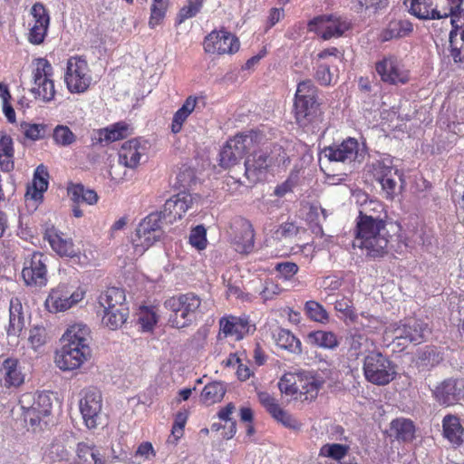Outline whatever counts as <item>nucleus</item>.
Returning a JSON list of instances; mask_svg holds the SVG:
<instances>
[{
    "mask_svg": "<svg viewBox=\"0 0 464 464\" xmlns=\"http://www.w3.org/2000/svg\"><path fill=\"white\" fill-rule=\"evenodd\" d=\"M294 106L295 120L300 127L311 133L321 130L323 115L317 102V88L311 80L298 83Z\"/></svg>",
    "mask_w": 464,
    "mask_h": 464,
    "instance_id": "f257e3e1",
    "label": "nucleus"
},
{
    "mask_svg": "<svg viewBox=\"0 0 464 464\" xmlns=\"http://www.w3.org/2000/svg\"><path fill=\"white\" fill-rule=\"evenodd\" d=\"M389 240L390 233L382 218L356 220L353 247L364 249L372 258L381 257L387 253Z\"/></svg>",
    "mask_w": 464,
    "mask_h": 464,
    "instance_id": "f03ea898",
    "label": "nucleus"
},
{
    "mask_svg": "<svg viewBox=\"0 0 464 464\" xmlns=\"http://www.w3.org/2000/svg\"><path fill=\"white\" fill-rule=\"evenodd\" d=\"M201 299L193 293L179 295L168 299L165 307L170 312L169 324L174 328L188 327L200 314Z\"/></svg>",
    "mask_w": 464,
    "mask_h": 464,
    "instance_id": "7ed1b4c3",
    "label": "nucleus"
},
{
    "mask_svg": "<svg viewBox=\"0 0 464 464\" xmlns=\"http://www.w3.org/2000/svg\"><path fill=\"white\" fill-rule=\"evenodd\" d=\"M464 0H406L409 12L420 20L447 18L459 11Z\"/></svg>",
    "mask_w": 464,
    "mask_h": 464,
    "instance_id": "20e7f679",
    "label": "nucleus"
},
{
    "mask_svg": "<svg viewBox=\"0 0 464 464\" xmlns=\"http://www.w3.org/2000/svg\"><path fill=\"white\" fill-rule=\"evenodd\" d=\"M362 371L367 382L379 386L387 385L397 374L396 365L380 351L364 356Z\"/></svg>",
    "mask_w": 464,
    "mask_h": 464,
    "instance_id": "39448f33",
    "label": "nucleus"
},
{
    "mask_svg": "<svg viewBox=\"0 0 464 464\" xmlns=\"http://www.w3.org/2000/svg\"><path fill=\"white\" fill-rule=\"evenodd\" d=\"M429 334L430 329L426 323L420 319L410 317L386 327L384 338L398 340V345L404 346L411 343L416 344L422 343Z\"/></svg>",
    "mask_w": 464,
    "mask_h": 464,
    "instance_id": "423d86ee",
    "label": "nucleus"
},
{
    "mask_svg": "<svg viewBox=\"0 0 464 464\" xmlns=\"http://www.w3.org/2000/svg\"><path fill=\"white\" fill-rule=\"evenodd\" d=\"M161 214L153 212L139 224L135 237L132 239L135 253L141 256L147 249L163 237Z\"/></svg>",
    "mask_w": 464,
    "mask_h": 464,
    "instance_id": "0eeeda50",
    "label": "nucleus"
},
{
    "mask_svg": "<svg viewBox=\"0 0 464 464\" xmlns=\"http://www.w3.org/2000/svg\"><path fill=\"white\" fill-rule=\"evenodd\" d=\"M84 295L82 287L62 283L50 291L45 306L51 313L64 312L82 301Z\"/></svg>",
    "mask_w": 464,
    "mask_h": 464,
    "instance_id": "6e6552de",
    "label": "nucleus"
},
{
    "mask_svg": "<svg viewBox=\"0 0 464 464\" xmlns=\"http://www.w3.org/2000/svg\"><path fill=\"white\" fill-rule=\"evenodd\" d=\"M92 81L88 63L80 56H72L67 60L64 82L71 93L86 92Z\"/></svg>",
    "mask_w": 464,
    "mask_h": 464,
    "instance_id": "1a4fd4ad",
    "label": "nucleus"
},
{
    "mask_svg": "<svg viewBox=\"0 0 464 464\" xmlns=\"http://www.w3.org/2000/svg\"><path fill=\"white\" fill-rule=\"evenodd\" d=\"M19 404L24 420L32 426L38 424L44 417L49 416L52 411L51 396L44 392L24 393L19 400Z\"/></svg>",
    "mask_w": 464,
    "mask_h": 464,
    "instance_id": "9d476101",
    "label": "nucleus"
},
{
    "mask_svg": "<svg viewBox=\"0 0 464 464\" xmlns=\"http://www.w3.org/2000/svg\"><path fill=\"white\" fill-rule=\"evenodd\" d=\"M34 64L35 66L33 71L34 86L31 92L44 102H50L55 95L53 66L45 58L35 59Z\"/></svg>",
    "mask_w": 464,
    "mask_h": 464,
    "instance_id": "9b49d317",
    "label": "nucleus"
},
{
    "mask_svg": "<svg viewBox=\"0 0 464 464\" xmlns=\"http://www.w3.org/2000/svg\"><path fill=\"white\" fill-rule=\"evenodd\" d=\"M286 154L280 145L275 144L271 149H260L248 156L245 161L246 173L256 174L267 169L272 165L285 163Z\"/></svg>",
    "mask_w": 464,
    "mask_h": 464,
    "instance_id": "f8f14e48",
    "label": "nucleus"
},
{
    "mask_svg": "<svg viewBox=\"0 0 464 464\" xmlns=\"http://www.w3.org/2000/svg\"><path fill=\"white\" fill-rule=\"evenodd\" d=\"M308 27L324 40H329L342 36L350 29L351 24L347 18L330 14L314 18L309 22Z\"/></svg>",
    "mask_w": 464,
    "mask_h": 464,
    "instance_id": "ddd939ff",
    "label": "nucleus"
},
{
    "mask_svg": "<svg viewBox=\"0 0 464 464\" xmlns=\"http://www.w3.org/2000/svg\"><path fill=\"white\" fill-rule=\"evenodd\" d=\"M90 345H77L64 343L55 356L56 365L63 371H72L80 368L91 357Z\"/></svg>",
    "mask_w": 464,
    "mask_h": 464,
    "instance_id": "4468645a",
    "label": "nucleus"
},
{
    "mask_svg": "<svg viewBox=\"0 0 464 464\" xmlns=\"http://www.w3.org/2000/svg\"><path fill=\"white\" fill-rule=\"evenodd\" d=\"M22 277L27 286L42 288L47 284L45 257L40 252H34L24 259Z\"/></svg>",
    "mask_w": 464,
    "mask_h": 464,
    "instance_id": "2eb2a0df",
    "label": "nucleus"
},
{
    "mask_svg": "<svg viewBox=\"0 0 464 464\" xmlns=\"http://www.w3.org/2000/svg\"><path fill=\"white\" fill-rule=\"evenodd\" d=\"M102 407V397L97 388L89 387L82 391L79 408L87 428L97 427Z\"/></svg>",
    "mask_w": 464,
    "mask_h": 464,
    "instance_id": "dca6fc26",
    "label": "nucleus"
},
{
    "mask_svg": "<svg viewBox=\"0 0 464 464\" xmlns=\"http://www.w3.org/2000/svg\"><path fill=\"white\" fill-rule=\"evenodd\" d=\"M375 70L381 80L389 84H404L410 79L409 71L395 55L383 56L376 63Z\"/></svg>",
    "mask_w": 464,
    "mask_h": 464,
    "instance_id": "f3484780",
    "label": "nucleus"
},
{
    "mask_svg": "<svg viewBox=\"0 0 464 464\" xmlns=\"http://www.w3.org/2000/svg\"><path fill=\"white\" fill-rule=\"evenodd\" d=\"M237 252L248 254L254 248V229L252 224L243 218H235L227 231Z\"/></svg>",
    "mask_w": 464,
    "mask_h": 464,
    "instance_id": "a211bd4d",
    "label": "nucleus"
},
{
    "mask_svg": "<svg viewBox=\"0 0 464 464\" xmlns=\"http://www.w3.org/2000/svg\"><path fill=\"white\" fill-rule=\"evenodd\" d=\"M253 146V138L246 134H238L228 140L220 151V165L230 168L243 159L246 151Z\"/></svg>",
    "mask_w": 464,
    "mask_h": 464,
    "instance_id": "6ab92c4d",
    "label": "nucleus"
},
{
    "mask_svg": "<svg viewBox=\"0 0 464 464\" xmlns=\"http://www.w3.org/2000/svg\"><path fill=\"white\" fill-rule=\"evenodd\" d=\"M26 371L24 363L15 357L0 360V386L8 390L18 389L25 382Z\"/></svg>",
    "mask_w": 464,
    "mask_h": 464,
    "instance_id": "aec40b11",
    "label": "nucleus"
},
{
    "mask_svg": "<svg viewBox=\"0 0 464 464\" xmlns=\"http://www.w3.org/2000/svg\"><path fill=\"white\" fill-rule=\"evenodd\" d=\"M434 400L442 406H452L464 400V377L449 378L432 392Z\"/></svg>",
    "mask_w": 464,
    "mask_h": 464,
    "instance_id": "412c9836",
    "label": "nucleus"
},
{
    "mask_svg": "<svg viewBox=\"0 0 464 464\" xmlns=\"http://www.w3.org/2000/svg\"><path fill=\"white\" fill-rule=\"evenodd\" d=\"M330 161L351 163L361 161L363 159V151L360 150V145L356 139L347 138L340 144H334L324 148L323 151Z\"/></svg>",
    "mask_w": 464,
    "mask_h": 464,
    "instance_id": "4be33fe9",
    "label": "nucleus"
},
{
    "mask_svg": "<svg viewBox=\"0 0 464 464\" xmlns=\"http://www.w3.org/2000/svg\"><path fill=\"white\" fill-rule=\"evenodd\" d=\"M204 50L208 53H233L239 49L237 38L231 33L219 30L208 34L203 43Z\"/></svg>",
    "mask_w": 464,
    "mask_h": 464,
    "instance_id": "5701e85b",
    "label": "nucleus"
},
{
    "mask_svg": "<svg viewBox=\"0 0 464 464\" xmlns=\"http://www.w3.org/2000/svg\"><path fill=\"white\" fill-rule=\"evenodd\" d=\"M195 199L193 195L187 192L172 196L165 202L163 210L160 212L161 219L169 224L181 219L185 213L192 208Z\"/></svg>",
    "mask_w": 464,
    "mask_h": 464,
    "instance_id": "b1692460",
    "label": "nucleus"
},
{
    "mask_svg": "<svg viewBox=\"0 0 464 464\" xmlns=\"http://www.w3.org/2000/svg\"><path fill=\"white\" fill-rule=\"evenodd\" d=\"M412 23L404 16H393L390 18L381 31L379 39L381 42H389L410 36L413 33Z\"/></svg>",
    "mask_w": 464,
    "mask_h": 464,
    "instance_id": "393cba45",
    "label": "nucleus"
},
{
    "mask_svg": "<svg viewBox=\"0 0 464 464\" xmlns=\"http://www.w3.org/2000/svg\"><path fill=\"white\" fill-rule=\"evenodd\" d=\"M44 238L60 256L73 257L78 255L72 238L65 237L63 232L53 227L46 228Z\"/></svg>",
    "mask_w": 464,
    "mask_h": 464,
    "instance_id": "a878e982",
    "label": "nucleus"
},
{
    "mask_svg": "<svg viewBox=\"0 0 464 464\" xmlns=\"http://www.w3.org/2000/svg\"><path fill=\"white\" fill-rule=\"evenodd\" d=\"M144 150L145 148L140 146L137 139L125 141L118 153L119 163L127 168L134 169L140 163Z\"/></svg>",
    "mask_w": 464,
    "mask_h": 464,
    "instance_id": "bb28decb",
    "label": "nucleus"
},
{
    "mask_svg": "<svg viewBox=\"0 0 464 464\" xmlns=\"http://www.w3.org/2000/svg\"><path fill=\"white\" fill-rule=\"evenodd\" d=\"M219 327L225 336H234L239 340L249 333L251 326L246 317L228 316L219 320Z\"/></svg>",
    "mask_w": 464,
    "mask_h": 464,
    "instance_id": "cd10ccee",
    "label": "nucleus"
},
{
    "mask_svg": "<svg viewBox=\"0 0 464 464\" xmlns=\"http://www.w3.org/2000/svg\"><path fill=\"white\" fill-rule=\"evenodd\" d=\"M205 106L204 98L202 96H188L183 105L175 112L172 123L171 131L173 133H179L183 123L186 121L188 117L198 108L199 105Z\"/></svg>",
    "mask_w": 464,
    "mask_h": 464,
    "instance_id": "c85d7f7f",
    "label": "nucleus"
},
{
    "mask_svg": "<svg viewBox=\"0 0 464 464\" xmlns=\"http://www.w3.org/2000/svg\"><path fill=\"white\" fill-rule=\"evenodd\" d=\"M128 135V125L125 122H117L107 128L100 129L92 136V144L111 143L125 138Z\"/></svg>",
    "mask_w": 464,
    "mask_h": 464,
    "instance_id": "c756f323",
    "label": "nucleus"
},
{
    "mask_svg": "<svg viewBox=\"0 0 464 464\" xmlns=\"http://www.w3.org/2000/svg\"><path fill=\"white\" fill-rule=\"evenodd\" d=\"M298 399L302 401L313 400L318 394L323 381L310 372L298 373Z\"/></svg>",
    "mask_w": 464,
    "mask_h": 464,
    "instance_id": "7c9ffc66",
    "label": "nucleus"
},
{
    "mask_svg": "<svg viewBox=\"0 0 464 464\" xmlns=\"http://www.w3.org/2000/svg\"><path fill=\"white\" fill-rule=\"evenodd\" d=\"M443 436L454 446H459L464 441V428L459 417L446 415L442 420Z\"/></svg>",
    "mask_w": 464,
    "mask_h": 464,
    "instance_id": "2f4dec72",
    "label": "nucleus"
},
{
    "mask_svg": "<svg viewBox=\"0 0 464 464\" xmlns=\"http://www.w3.org/2000/svg\"><path fill=\"white\" fill-rule=\"evenodd\" d=\"M25 325L22 302L18 297H12L9 304L8 335H19Z\"/></svg>",
    "mask_w": 464,
    "mask_h": 464,
    "instance_id": "473e14b6",
    "label": "nucleus"
},
{
    "mask_svg": "<svg viewBox=\"0 0 464 464\" xmlns=\"http://www.w3.org/2000/svg\"><path fill=\"white\" fill-rule=\"evenodd\" d=\"M273 338L278 347L294 354L302 353L301 341L294 334L284 328H278L273 333Z\"/></svg>",
    "mask_w": 464,
    "mask_h": 464,
    "instance_id": "72a5a7b5",
    "label": "nucleus"
},
{
    "mask_svg": "<svg viewBox=\"0 0 464 464\" xmlns=\"http://www.w3.org/2000/svg\"><path fill=\"white\" fill-rule=\"evenodd\" d=\"M125 293L118 287H109L102 292L99 296V304L104 310L115 309L118 307L127 306Z\"/></svg>",
    "mask_w": 464,
    "mask_h": 464,
    "instance_id": "f704fd0d",
    "label": "nucleus"
},
{
    "mask_svg": "<svg viewBox=\"0 0 464 464\" xmlns=\"http://www.w3.org/2000/svg\"><path fill=\"white\" fill-rule=\"evenodd\" d=\"M331 214V212L324 208L318 203H312L310 205L309 211L307 213V220L310 223V227L314 234L321 237L324 236L322 224Z\"/></svg>",
    "mask_w": 464,
    "mask_h": 464,
    "instance_id": "c9c22d12",
    "label": "nucleus"
},
{
    "mask_svg": "<svg viewBox=\"0 0 464 464\" xmlns=\"http://www.w3.org/2000/svg\"><path fill=\"white\" fill-rule=\"evenodd\" d=\"M306 342L311 345L334 350L339 345L335 334L330 331H312L306 335Z\"/></svg>",
    "mask_w": 464,
    "mask_h": 464,
    "instance_id": "e433bc0d",
    "label": "nucleus"
},
{
    "mask_svg": "<svg viewBox=\"0 0 464 464\" xmlns=\"http://www.w3.org/2000/svg\"><path fill=\"white\" fill-rule=\"evenodd\" d=\"M448 51L455 63L464 62V28L456 27L450 31Z\"/></svg>",
    "mask_w": 464,
    "mask_h": 464,
    "instance_id": "4c0bfd02",
    "label": "nucleus"
},
{
    "mask_svg": "<svg viewBox=\"0 0 464 464\" xmlns=\"http://www.w3.org/2000/svg\"><path fill=\"white\" fill-rule=\"evenodd\" d=\"M390 431L391 436H394L397 440L410 441L414 438L415 426L409 419L398 418L391 422Z\"/></svg>",
    "mask_w": 464,
    "mask_h": 464,
    "instance_id": "58836bf2",
    "label": "nucleus"
},
{
    "mask_svg": "<svg viewBox=\"0 0 464 464\" xmlns=\"http://www.w3.org/2000/svg\"><path fill=\"white\" fill-rule=\"evenodd\" d=\"M370 168L373 177L378 182L391 176H398L401 180L399 170L394 168L392 159L390 156L376 160L371 164Z\"/></svg>",
    "mask_w": 464,
    "mask_h": 464,
    "instance_id": "ea45409f",
    "label": "nucleus"
},
{
    "mask_svg": "<svg viewBox=\"0 0 464 464\" xmlns=\"http://www.w3.org/2000/svg\"><path fill=\"white\" fill-rule=\"evenodd\" d=\"M48 172L44 165H39L34 172L33 188H28L26 197L37 200L42 198L43 193L48 188Z\"/></svg>",
    "mask_w": 464,
    "mask_h": 464,
    "instance_id": "a19ab883",
    "label": "nucleus"
},
{
    "mask_svg": "<svg viewBox=\"0 0 464 464\" xmlns=\"http://www.w3.org/2000/svg\"><path fill=\"white\" fill-rule=\"evenodd\" d=\"M128 306L118 307L111 310H104L102 316V324L111 330L120 328L128 319Z\"/></svg>",
    "mask_w": 464,
    "mask_h": 464,
    "instance_id": "79ce46f5",
    "label": "nucleus"
},
{
    "mask_svg": "<svg viewBox=\"0 0 464 464\" xmlns=\"http://www.w3.org/2000/svg\"><path fill=\"white\" fill-rule=\"evenodd\" d=\"M90 329L82 324H76L67 329L63 335V342L77 345H89Z\"/></svg>",
    "mask_w": 464,
    "mask_h": 464,
    "instance_id": "37998d69",
    "label": "nucleus"
},
{
    "mask_svg": "<svg viewBox=\"0 0 464 464\" xmlns=\"http://www.w3.org/2000/svg\"><path fill=\"white\" fill-rule=\"evenodd\" d=\"M68 194L75 203L93 205L98 200L97 193L93 189L85 188L82 184H72L68 188Z\"/></svg>",
    "mask_w": 464,
    "mask_h": 464,
    "instance_id": "c03bdc74",
    "label": "nucleus"
},
{
    "mask_svg": "<svg viewBox=\"0 0 464 464\" xmlns=\"http://www.w3.org/2000/svg\"><path fill=\"white\" fill-rule=\"evenodd\" d=\"M350 350L354 353L356 356L367 353L375 349V342L368 337L366 334L362 333H354L351 337Z\"/></svg>",
    "mask_w": 464,
    "mask_h": 464,
    "instance_id": "a18cd8bd",
    "label": "nucleus"
},
{
    "mask_svg": "<svg viewBox=\"0 0 464 464\" xmlns=\"http://www.w3.org/2000/svg\"><path fill=\"white\" fill-rule=\"evenodd\" d=\"M226 393V387L220 382H213L207 384L201 392V401L207 405H212L220 401Z\"/></svg>",
    "mask_w": 464,
    "mask_h": 464,
    "instance_id": "49530a36",
    "label": "nucleus"
},
{
    "mask_svg": "<svg viewBox=\"0 0 464 464\" xmlns=\"http://www.w3.org/2000/svg\"><path fill=\"white\" fill-rule=\"evenodd\" d=\"M68 458L69 451L63 443L58 441L52 442L44 454V459L50 464H60L67 460Z\"/></svg>",
    "mask_w": 464,
    "mask_h": 464,
    "instance_id": "de8ad7c7",
    "label": "nucleus"
},
{
    "mask_svg": "<svg viewBox=\"0 0 464 464\" xmlns=\"http://www.w3.org/2000/svg\"><path fill=\"white\" fill-rule=\"evenodd\" d=\"M158 313L155 306H141L138 313V321L145 332H150L153 329L158 322Z\"/></svg>",
    "mask_w": 464,
    "mask_h": 464,
    "instance_id": "09e8293b",
    "label": "nucleus"
},
{
    "mask_svg": "<svg viewBox=\"0 0 464 464\" xmlns=\"http://www.w3.org/2000/svg\"><path fill=\"white\" fill-rule=\"evenodd\" d=\"M298 373L284 374L278 382V388L282 393L295 396L298 399Z\"/></svg>",
    "mask_w": 464,
    "mask_h": 464,
    "instance_id": "8fccbe9b",
    "label": "nucleus"
},
{
    "mask_svg": "<svg viewBox=\"0 0 464 464\" xmlns=\"http://www.w3.org/2000/svg\"><path fill=\"white\" fill-rule=\"evenodd\" d=\"M349 451V447L347 445L338 444V443H327L322 446L320 449L319 455L322 457L330 458L334 460L340 461L343 459Z\"/></svg>",
    "mask_w": 464,
    "mask_h": 464,
    "instance_id": "3c124183",
    "label": "nucleus"
},
{
    "mask_svg": "<svg viewBox=\"0 0 464 464\" xmlns=\"http://www.w3.org/2000/svg\"><path fill=\"white\" fill-rule=\"evenodd\" d=\"M168 7L169 0H153L150 7V27L154 28L162 22Z\"/></svg>",
    "mask_w": 464,
    "mask_h": 464,
    "instance_id": "603ef678",
    "label": "nucleus"
},
{
    "mask_svg": "<svg viewBox=\"0 0 464 464\" xmlns=\"http://www.w3.org/2000/svg\"><path fill=\"white\" fill-rule=\"evenodd\" d=\"M53 139L55 144L68 147L75 142L76 136L68 126L57 125L53 130Z\"/></svg>",
    "mask_w": 464,
    "mask_h": 464,
    "instance_id": "864d4df0",
    "label": "nucleus"
},
{
    "mask_svg": "<svg viewBox=\"0 0 464 464\" xmlns=\"http://www.w3.org/2000/svg\"><path fill=\"white\" fill-rule=\"evenodd\" d=\"M306 315L313 321L324 323L328 321L329 315L322 304L316 301H307L304 304Z\"/></svg>",
    "mask_w": 464,
    "mask_h": 464,
    "instance_id": "5fc2aeb1",
    "label": "nucleus"
},
{
    "mask_svg": "<svg viewBox=\"0 0 464 464\" xmlns=\"http://www.w3.org/2000/svg\"><path fill=\"white\" fill-rule=\"evenodd\" d=\"M382 211L383 206L380 201L372 199L365 201L362 205V209L360 210L357 220H364V218H382L379 214Z\"/></svg>",
    "mask_w": 464,
    "mask_h": 464,
    "instance_id": "6e6d98bb",
    "label": "nucleus"
},
{
    "mask_svg": "<svg viewBox=\"0 0 464 464\" xmlns=\"http://www.w3.org/2000/svg\"><path fill=\"white\" fill-rule=\"evenodd\" d=\"M276 421L280 422L285 428L298 431L302 428V423L292 414L283 410L281 407L272 416Z\"/></svg>",
    "mask_w": 464,
    "mask_h": 464,
    "instance_id": "4d7b16f0",
    "label": "nucleus"
},
{
    "mask_svg": "<svg viewBox=\"0 0 464 464\" xmlns=\"http://www.w3.org/2000/svg\"><path fill=\"white\" fill-rule=\"evenodd\" d=\"M203 3L201 0H187V4L179 12V23L196 16L200 12Z\"/></svg>",
    "mask_w": 464,
    "mask_h": 464,
    "instance_id": "13d9d810",
    "label": "nucleus"
},
{
    "mask_svg": "<svg viewBox=\"0 0 464 464\" xmlns=\"http://www.w3.org/2000/svg\"><path fill=\"white\" fill-rule=\"evenodd\" d=\"M279 279L288 281L291 280L299 271L298 266L290 261L278 262L275 266Z\"/></svg>",
    "mask_w": 464,
    "mask_h": 464,
    "instance_id": "bf43d9fd",
    "label": "nucleus"
},
{
    "mask_svg": "<svg viewBox=\"0 0 464 464\" xmlns=\"http://www.w3.org/2000/svg\"><path fill=\"white\" fill-rule=\"evenodd\" d=\"M189 243L198 250H203L207 246V230L203 225H198L189 234Z\"/></svg>",
    "mask_w": 464,
    "mask_h": 464,
    "instance_id": "052dcab7",
    "label": "nucleus"
},
{
    "mask_svg": "<svg viewBox=\"0 0 464 464\" xmlns=\"http://www.w3.org/2000/svg\"><path fill=\"white\" fill-rule=\"evenodd\" d=\"M315 79L321 85H330L335 81L336 74L330 69V64L322 63L317 64L315 71Z\"/></svg>",
    "mask_w": 464,
    "mask_h": 464,
    "instance_id": "680f3d73",
    "label": "nucleus"
},
{
    "mask_svg": "<svg viewBox=\"0 0 464 464\" xmlns=\"http://www.w3.org/2000/svg\"><path fill=\"white\" fill-rule=\"evenodd\" d=\"M46 125L44 124H32L28 122H22L21 129L24 136L32 140H38L44 137Z\"/></svg>",
    "mask_w": 464,
    "mask_h": 464,
    "instance_id": "e2e57ef3",
    "label": "nucleus"
},
{
    "mask_svg": "<svg viewBox=\"0 0 464 464\" xmlns=\"http://www.w3.org/2000/svg\"><path fill=\"white\" fill-rule=\"evenodd\" d=\"M360 316L359 324L370 333H376L383 326V323L379 317L371 315L367 312H362Z\"/></svg>",
    "mask_w": 464,
    "mask_h": 464,
    "instance_id": "0e129e2a",
    "label": "nucleus"
},
{
    "mask_svg": "<svg viewBox=\"0 0 464 464\" xmlns=\"http://www.w3.org/2000/svg\"><path fill=\"white\" fill-rule=\"evenodd\" d=\"M49 25L33 24L29 29L28 41L32 44L39 45L44 43Z\"/></svg>",
    "mask_w": 464,
    "mask_h": 464,
    "instance_id": "69168bd1",
    "label": "nucleus"
},
{
    "mask_svg": "<svg viewBox=\"0 0 464 464\" xmlns=\"http://www.w3.org/2000/svg\"><path fill=\"white\" fill-rule=\"evenodd\" d=\"M30 14L34 18V24L50 25L48 10L42 3H35L30 10Z\"/></svg>",
    "mask_w": 464,
    "mask_h": 464,
    "instance_id": "338daca9",
    "label": "nucleus"
},
{
    "mask_svg": "<svg viewBox=\"0 0 464 464\" xmlns=\"http://www.w3.org/2000/svg\"><path fill=\"white\" fill-rule=\"evenodd\" d=\"M334 309L352 321L357 320V314L353 310V302L346 296H342L334 302Z\"/></svg>",
    "mask_w": 464,
    "mask_h": 464,
    "instance_id": "774afa93",
    "label": "nucleus"
}]
</instances>
